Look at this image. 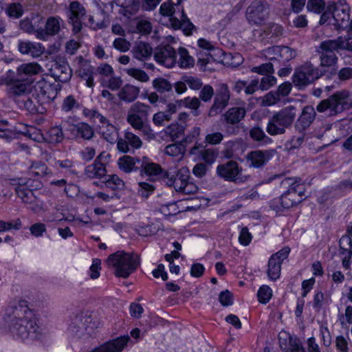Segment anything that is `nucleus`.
<instances>
[{"label":"nucleus","instance_id":"obj_1","mask_svg":"<svg viewBox=\"0 0 352 352\" xmlns=\"http://www.w3.org/2000/svg\"><path fill=\"white\" fill-rule=\"evenodd\" d=\"M6 322L10 330L23 340L39 339L42 331L33 311L25 300L15 301L7 310Z\"/></svg>","mask_w":352,"mask_h":352},{"label":"nucleus","instance_id":"obj_2","mask_svg":"<svg viewBox=\"0 0 352 352\" xmlns=\"http://www.w3.org/2000/svg\"><path fill=\"white\" fill-rule=\"evenodd\" d=\"M350 96L351 93L349 90L342 89L321 100L316 109L311 105L305 106L296 122V129L302 132L309 128L316 118V111L325 113L328 116H336L349 109L352 107Z\"/></svg>","mask_w":352,"mask_h":352},{"label":"nucleus","instance_id":"obj_3","mask_svg":"<svg viewBox=\"0 0 352 352\" xmlns=\"http://www.w3.org/2000/svg\"><path fill=\"white\" fill-rule=\"evenodd\" d=\"M43 67L37 63H23L16 67V70L10 69L4 78L9 96L14 99L23 98L31 90L28 82L29 77L43 72Z\"/></svg>","mask_w":352,"mask_h":352},{"label":"nucleus","instance_id":"obj_4","mask_svg":"<svg viewBox=\"0 0 352 352\" xmlns=\"http://www.w3.org/2000/svg\"><path fill=\"white\" fill-rule=\"evenodd\" d=\"M180 3L181 0H168L160 6L159 11L162 16L169 17L173 28H182L186 35H190L193 25L185 14Z\"/></svg>","mask_w":352,"mask_h":352},{"label":"nucleus","instance_id":"obj_5","mask_svg":"<svg viewBox=\"0 0 352 352\" xmlns=\"http://www.w3.org/2000/svg\"><path fill=\"white\" fill-rule=\"evenodd\" d=\"M107 263L115 270V275L126 278L139 266L140 259L138 254L118 251L108 257Z\"/></svg>","mask_w":352,"mask_h":352},{"label":"nucleus","instance_id":"obj_6","mask_svg":"<svg viewBox=\"0 0 352 352\" xmlns=\"http://www.w3.org/2000/svg\"><path fill=\"white\" fill-rule=\"evenodd\" d=\"M151 107L141 102L133 103L128 111L126 121L135 130L142 133L148 140L155 138L153 131L146 123Z\"/></svg>","mask_w":352,"mask_h":352},{"label":"nucleus","instance_id":"obj_7","mask_svg":"<svg viewBox=\"0 0 352 352\" xmlns=\"http://www.w3.org/2000/svg\"><path fill=\"white\" fill-rule=\"evenodd\" d=\"M296 116V109L290 105L275 112L268 119L266 126L267 133L272 135H283L286 129L290 128Z\"/></svg>","mask_w":352,"mask_h":352},{"label":"nucleus","instance_id":"obj_8","mask_svg":"<svg viewBox=\"0 0 352 352\" xmlns=\"http://www.w3.org/2000/svg\"><path fill=\"white\" fill-rule=\"evenodd\" d=\"M97 327L96 315L89 312L79 313L71 316L67 332L72 337L80 338L91 336Z\"/></svg>","mask_w":352,"mask_h":352},{"label":"nucleus","instance_id":"obj_9","mask_svg":"<svg viewBox=\"0 0 352 352\" xmlns=\"http://www.w3.org/2000/svg\"><path fill=\"white\" fill-rule=\"evenodd\" d=\"M324 72L314 66L311 62H306L296 68L292 81L299 89L305 87L320 78Z\"/></svg>","mask_w":352,"mask_h":352},{"label":"nucleus","instance_id":"obj_10","mask_svg":"<svg viewBox=\"0 0 352 352\" xmlns=\"http://www.w3.org/2000/svg\"><path fill=\"white\" fill-rule=\"evenodd\" d=\"M269 5L261 0L254 1L246 10V18L249 23L261 25L267 18Z\"/></svg>","mask_w":352,"mask_h":352},{"label":"nucleus","instance_id":"obj_11","mask_svg":"<svg viewBox=\"0 0 352 352\" xmlns=\"http://www.w3.org/2000/svg\"><path fill=\"white\" fill-rule=\"evenodd\" d=\"M230 99V91L225 83H220L214 94V102L210 107L208 116L214 117L220 113L228 105Z\"/></svg>","mask_w":352,"mask_h":352},{"label":"nucleus","instance_id":"obj_12","mask_svg":"<svg viewBox=\"0 0 352 352\" xmlns=\"http://www.w3.org/2000/svg\"><path fill=\"white\" fill-rule=\"evenodd\" d=\"M154 58L157 63L168 68L173 67L177 63V54L170 45H160L155 48Z\"/></svg>","mask_w":352,"mask_h":352},{"label":"nucleus","instance_id":"obj_13","mask_svg":"<svg viewBox=\"0 0 352 352\" xmlns=\"http://www.w3.org/2000/svg\"><path fill=\"white\" fill-rule=\"evenodd\" d=\"M329 9L333 11V18L339 27L346 23L350 19V7L345 0L329 2Z\"/></svg>","mask_w":352,"mask_h":352},{"label":"nucleus","instance_id":"obj_14","mask_svg":"<svg viewBox=\"0 0 352 352\" xmlns=\"http://www.w3.org/2000/svg\"><path fill=\"white\" fill-rule=\"evenodd\" d=\"M63 23V21L60 17L58 16H50L45 22V28H39L36 34V38L47 41L50 36L58 34L60 31Z\"/></svg>","mask_w":352,"mask_h":352},{"label":"nucleus","instance_id":"obj_15","mask_svg":"<svg viewBox=\"0 0 352 352\" xmlns=\"http://www.w3.org/2000/svg\"><path fill=\"white\" fill-rule=\"evenodd\" d=\"M272 150H256L246 155V161L251 168H259L263 167L272 157Z\"/></svg>","mask_w":352,"mask_h":352},{"label":"nucleus","instance_id":"obj_16","mask_svg":"<svg viewBox=\"0 0 352 352\" xmlns=\"http://www.w3.org/2000/svg\"><path fill=\"white\" fill-rule=\"evenodd\" d=\"M241 171L238 163L234 161H229L217 167V175L229 182H235L239 178Z\"/></svg>","mask_w":352,"mask_h":352},{"label":"nucleus","instance_id":"obj_17","mask_svg":"<svg viewBox=\"0 0 352 352\" xmlns=\"http://www.w3.org/2000/svg\"><path fill=\"white\" fill-rule=\"evenodd\" d=\"M130 337L123 336L105 342L90 352H121L126 346Z\"/></svg>","mask_w":352,"mask_h":352},{"label":"nucleus","instance_id":"obj_18","mask_svg":"<svg viewBox=\"0 0 352 352\" xmlns=\"http://www.w3.org/2000/svg\"><path fill=\"white\" fill-rule=\"evenodd\" d=\"M52 76L56 81L67 82L72 78V72L68 63L65 61L56 62L51 70Z\"/></svg>","mask_w":352,"mask_h":352},{"label":"nucleus","instance_id":"obj_19","mask_svg":"<svg viewBox=\"0 0 352 352\" xmlns=\"http://www.w3.org/2000/svg\"><path fill=\"white\" fill-rule=\"evenodd\" d=\"M18 50L21 54L30 55L33 58L40 57L45 50L42 44L31 41H19Z\"/></svg>","mask_w":352,"mask_h":352},{"label":"nucleus","instance_id":"obj_20","mask_svg":"<svg viewBox=\"0 0 352 352\" xmlns=\"http://www.w3.org/2000/svg\"><path fill=\"white\" fill-rule=\"evenodd\" d=\"M140 162V169H141L145 175L151 177L152 180L159 179L163 171L160 164L153 162L147 157H143Z\"/></svg>","mask_w":352,"mask_h":352},{"label":"nucleus","instance_id":"obj_21","mask_svg":"<svg viewBox=\"0 0 352 352\" xmlns=\"http://www.w3.org/2000/svg\"><path fill=\"white\" fill-rule=\"evenodd\" d=\"M34 89L37 94L41 95L47 102L53 100L57 96L55 86L44 80L36 82Z\"/></svg>","mask_w":352,"mask_h":352},{"label":"nucleus","instance_id":"obj_22","mask_svg":"<svg viewBox=\"0 0 352 352\" xmlns=\"http://www.w3.org/2000/svg\"><path fill=\"white\" fill-rule=\"evenodd\" d=\"M131 52L133 57L140 61H145L150 58L153 50L149 43L144 41L136 42Z\"/></svg>","mask_w":352,"mask_h":352},{"label":"nucleus","instance_id":"obj_23","mask_svg":"<svg viewBox=\"0 0 352 352\" xmlns=\"http://www.w3.org/2000/svg\"><path fill=\"white\" fill-rule=\"evenodd\" d=\"M140 93V88L131 84H126L119 90L118 98L127 103L134 102Z\"/></svg>","mask_w":352,"mask_h":352},{"label":"nucleus","instance_id":"obj_24","mask_svg":"<svg viewBox=\"0 0 352 352\" xmlns=\"http://www.w3.org/2000/svg\"><path fill=\"white\" fill-rule=\"evenodd\" d=\"M190 153L192 155H197L200 160L204 161L209 165H211L216 161L219 155L218 151L215 148H204L199 149V146L197 145L191 148Z\"/></svg>","mask_w":352,"mask_h":352},{"label":"nucleus","instance_id":"obj_25","mask_svg":"<svg viewBox=\"0 0 352 352\" xmlns=\"http://www.w3.org/2000/svg\"><path fill=\"white\" fill-rule=\"evenodd\" d=\"M100 155L98 156L92 164L87 166L85 170V175L90 178H101L106 175L107 170L105 166L100 161Z\"/></svg>","mask_w":352,"mask_h":352},{"label":"nucleus","instance_id":"obj_26","mask_svg":"<svg viewBox=\"0 0 352 352\" xmlns=\"http://www.w3.org/2000/svg\"><path fill=\"white\" fill-rule=\"evenodd\" d=\"M339 244L342 250L341 254H346L342 259V265L347 270L349 268L350 259L352 256V239L350 236H342L339 241Z\"/></svg>","mask_w":352,"mask_h":352},{"label":"nucleus","instance_id":"obj_27","mask_svg":"<svg viewBox=\"0 0 352 352\" xmlns=\"http://www.w3.org/2000/svg\"><path fill=\"white\" fill-rule=\"evenodd\" d=\"M141 159L132 157L129 155H124L120 157L118 164L120 170L125 173H130L133 170L140 169Z\"/></svg>","mask_w":352,"mask_h":352},{"label":"nucleus","instance_id":"obj_28","mask_svg":"<svg viewBox=\"0 0 352 352\" xmlns=\"http://www.w3.org/2000/svg\"><path fill=\"white\" fill-rule=\"evenodd\" d=\"M43 23V17L40 15L33 16L31 20L25 19L20 21V28L27 33L34 34L36 37L37 32L39 30V23Z\"/></svg>","mask_w":352,"mask_h":352},{"label":"nucleus","instance_id":"obj_29","mask_svg":"<svg viewBox=\"0 0 352 352\" xmlns=\"http://www.w3.org/2000/svg\"><path fill=\"white\" fill-rule=\"evenodd\" d=\"M246 114V111L243 107H235L229 109L223 115L226 123L235 124L243 120Z\"/></svg>","mask_w":352,"mask_h":352},{"label":"nucleus","instance_id":"obj_30","mask_svg":"<svg viewBox=\"0 0 352 352\" xmlns=\"http://www.w3.org/2000/svg\"><path fill=\"white\" fill-rule=\"evenodd\" d=\"M72 131L77 137L87 140H91L94 135L93 128L85 122H79L73 125Z\"/></svg>","mask_w":352,"mask_h":352},{"label":"nucleus","instance_id":"obj_31","mask_svg":"<svg viewBox=\"0 0 352 352\" xmlns=\"http://www.w3.org/2000/svg\"><path fill=\"white\" fill-rule=\"evenodd\" d=\"M99 133L108 142L114 144L118 140L117 128L111 122L104 126H98Z\"/></svg>","mask_w":352,"mask_h":352},{"label":"nucleus","instance_id":"obj_32","mask_svg":"<svg viewBox=\"0 0 352 352\" xmlns=\"http://www.w3.org/2000/svg\"><path fill=\"white\" fill-rule=\"evenodd\" d=\"M52 175L47 166L40 161L32 162L28 168V175L32 177H43Z\"/></svg>","mask_w":352,"mask_h":352},{"label":"nucleus","instance_id":"obj_33","mask_svg":"<svg viewBox=\"0 0 352 352\" xmlns=\"http://www.w3.org/2000/svg\"><path fill=\"white\" fill-rule=\"evenodd\" d=\"M179 59L177 60L178 66L182 69H190L195 65V59L191 56L188 51L184 47H179L178 49Z\"/></svg>","mask_w":352,"mask_h":352},{"label":"nucleus","instance_id":"obj_34","mask_svg":"<svg viewBox=\"0 0 352 352\" xmlns=\"http://www.w3.org/2000/svg\"><path fill=\"white\" fill-rule=\"evenodd\" d=\"M18 106L21 109H24L27 110L30 113H42L40 109V106L37 105V101L36 99L33 100L30 97H27L25 96L24 97L19 99L17 101Z\"/></svg>","mask_w":352,"mask_h":352},{"label":"nucleus","instance_id":"obj_35","mask_svg":"<svg viewBox=\"0 0 352 352\" xmlns=\"http://www.w3.org/2000/svg\"><path fill=\"white\" fill-rule=\"evenodd\" d=\"M300 179L287 178L285 182L289 185V190L300 199L305 195V186L300 183Z\"/></svg>","mask_w":352,"mask_h":352},{"label":"nucleus","instance_id":"obj_36","mask_svg":"<svg viewBox=\"0 0 352 352\" xmlns=\"http://www.w3.org/2000/svg\"><path fill=\"white\" fill-rule=\"evenodd\" d=\"M275 52L278 53L279 61L288 62L296 56V50L285 45H276Z\"/></svg>","mask_w":352,"mask_h":352},{"label":"nucleus","instance_id":"obj_37","mask_svg":"<svg viewBox=\"0 0 352 352\" xmlns=\"http://www.w3.org/2000/svg\"><path fill=\"white\" fill-rule=\"evenodd\" d=\"M14 184L22 188H26L31 191L37 190L41 188L42 184L38 179H32V178H17L13 179Z\"/></svg>","mask_w":352,"mask_h":352},{"label":"nucleus","instance_id":"obj_38","mask_svg":"<svg viewBox=\"0 0 352 352\" xmlns=\"http://www.w3.org/2000/svg\"><path fill=\"white\" fill-rule=\"evenodd\" d=\"M164 132L166 135L169 136L173 141H177L182 138L184 129L182 125L177 123H173L165 128Z\"/></svg>","mask_w":352,"mask_h":352},{"label":"nucleus","instance_id":"obj_39","mask_svg":"<svg viewBox=\"0 0 352 352\" xmlns=\"http://www.w3.org/2000/svg\"><path fill=\"white\" fill-rule=\"evenodd\" d=\"M15 191L18 197L25 204H32L36 202L37 201L36 197L34 195L33 191H31V190L16 186L15 188Z\"/></svg>","mask_w":352,"mask_h":352},{"label":"nucleus","instance_id":"obj_40","mask_svg":"<svg viewBox=\"0 0 352 352\" xmlns=\"http://www.w3.org/2000/svg\"><path fill=\"white\" fill-rule=\"evenodd\" d=\"M124 72L129 76L141 82H147L150 80L149 76L146 74V72L139 68H125Z\"/></svg>","mask_w":352,"mask_h":352},{"label":"nucleus","instance_id":"obj_41","mask_svg":"<svg viewBox=\"0 0 352 352\" xmlns=\"http://www.w3.org/2000/svg\"><path fill=\"white\" fill-rule=\"evenodd\" d=\"M153 87L159 93L164 94L172 91V84L162 77L156 78L152 81Z\"/></svg>","mask_w":352,"mask_h":352},{"label":"nucleus","instance_id":"obj_42","mask_svg":"<svg viewBox=\"0 0 352 352\" xmlns=\"http://www.w3.org/2000/svg\"><path fill=\"white\" fill-rule=\"evenodd\" d=\"M281 270V263L272 258H270L268 261L267 276L270 279L276 280L280 277Z\"/></svg>","mask_w":352,"mask_h":352},{"label":"nucleus","instance_id":"obj_43","mask_svg":"<svg viewBox=\"0 0 352 352\" xmlns=\"http://www.w3.org/2000/svg\"><path fill=\"white\" fill-rule=\"evenodd\" d=\"M100 82L103 87H107L112 91L120 89L123 83L122 78L120 76H116L114 74L109 77L108 80L104 78H100Z\"/></svg>","mask_w":352,"mask_h":352},{"label":"nucleus","instance_id":"obj_44","mask_svg":"<svg viewBox=\"0 0 352 352\" xmlns=\"http://www.w3.org/2000/svg\"><path fill=\"white\" fill-rule=\"evenodd\" d=\"M63 130L60 126H55L50 128L46 134V140L50 143H59L63 140Z\"/></svg>","mask_w":352,"mask_h":352},{"label":"nucleus","instance_id":"obj_45","mask_svg":"<svg viewBox=\"0 0 352 352\" xmlns=\"http://www.w3.org/2000/svg\"><path fill=\"white\" fill-rule=\"evenodd\" d=\"M69 16L82 19L87 13L85 8L78 1H73L69 3Z\"/></svg>","mask_w":352,"mask_h":352},{"label":"nucleus","instance_id":"obj_46","mask_svg":"<svg viewBox=\"0 0 352 352\" xmlns=\"http://www.w3.org/2000/svg\"><path fill=\"white\" fill-rule=\"evenodd\" d=\"M79 108L80 103L72 95H69L65 98L61 104L62 111L66 113L74 112Z\"/></svg>","mask_w":352,"mask_h":352},{"label":"nucleus","instance_id":"obj_47","mask_svg":"<svg viewBox=\"0 0 352 352\" xmlns=\"http://www.w3.org/2000/svg\"><path fill=\"white\" fill-rule=\"evenodd\" d=\"M250 136L256 142L267 144L272 142V139L265 135L263 130L259 126H254L250 131Z\"/></svg>","mask_w":352,"mask_h":352},{"label":"nucleus","instance_id":"obj_48","mask_svg":"<svg viewBox=\"0 0 352 352\" xmlns=\"http://www.w3.org/2000/svg\"><path fill=\"white\" fill-rule=\"evenodd\" d=\"M301 200L291 192L289 189L280 197V204L285 208H289Z\"/></svg>","mask_w":352,"mask_h":352},{"label":"nucleus","instance_id":"obj_49","mask_svg":"<svg viewBox=\"0 0 352 352\" xmlns=\"http://www.w3.org/2000/svg\"><path fill=\"white\" fill-rule=\"evenodd\" d=\"M183 102L185 107L190 109L192 110V113L193 116H197L200 114V111L199 110V107L201 106V102L199 98H185L183 100H181Z\"/></svg>","mask_w":352,"mask_h":352},{"label":"nucleus","instance_id":"obj_50","mask_svg":"<svg viewBox=\"0 0 352 352\" xmlns=\"http://www.w3.org/2000/svg\"><path fill=\"white\" fill-rule=\"evenodd\" d=\"M335 40L337 43L338 50L352 51V36L350 32H348L344 36H338Z\"/></svg>","mask_w":352,"mask_h":352},{"label":"nucleus","instance_id":"obj_51","mask_svg":"<svg viewBox=\"0 0 352 352\" xmlns=\"http://www.w3.org/2000/svg\"><path fill=\"white\" fill-rule=\"evenodd\" d=\"M153 30V25L150 21L145 19H139L136 22L137 32L142 35L149 34Z\"/></svg>","mask_w":352,"mask_h":352},{"label":"nucleus","instance_id":"obj_52","mask_svg":"<svg viewBox=\"0 0 352 352\" xmlns=\"http://www.w3.org/2000/svg\"><path fill=\"white\" fill-rule=\"evenodd\" d=\"M21 228L20 219H15L10 221L0 220V232H8L11 230H19Z\"/></svg>","mask_w":352,"mask_h":352},{"label":"nucleus","instance_id":"obj_53","mask_svg":"<svg viewBox=\"0 0 352 352\" xmlns=\"http://www.w3.org/2000/svg\"><path fill=\"white\" fill-rule=\"evenodd\" d=\"M182 80L192 90H199L203 85L201 80L197 76L184 75L182 76Z\"/></svg>","mask_w":352,"mask_h":352},{"label":"nucleus","instance_id":"obj_54","mask_svg":"<svg viewBox=\"0 0 352 352\" xmlns=\"http://www.w3.org/2000/svg\"><path fill=\"white\" fill-rule=\"evenodd\" d=\"M306 8L309 12L320 14L324 10L325 2L324 0H309Z\"/></svg>","mask_w":352,"mask_h":352},{"label":"nucleus","instance_id":"obj_55","mask_svg":"<svg viewBox=\"0 0 352 352\" xmlns=\"http://www.w3.org/2000/svg\"><path fill=\"white\" fill-rule=\"evenodd\" d=\"M106 184L113 190H122L124 188V182L116 175H109Z\"/></svg>","mask_w":352,"mask_h":352},{"label":"nucleus","instance_id":"obj_56","mask_svg":"<svg viewBox=\"0 0 352 352\" xmlns=\"http://www.w3.org/2000/svg\"><path fill=\"white\" fill-rule=\"evenodd\" d=\"M164 152L170 156L182 158L184 153V148L181 144H173L168 145Z\"/></svg>","mask_w":352,"mask_h":352},{"label":"nucleus","instance_id":"obj_57","mask_svg":"<svg viewBox=\"0 0 352 352\" xmlns=\"http://www.w3.org/2000/svg\"><path fill=\"white\" fill-rule=\"evenodd\" d=\"M272 296V291L267 285L261 286L257 293L258 301L261 303L265 304L270 300Z\"/></svg>","mask_w":352,"mask_h":352},{"label":"nucleus","instance_id":"obj_58","mask_svg":"<svg viewBox=\"0 0 352 352\" xmlns=\"http://www.w3.org/2000/svg\"><path fill=\"white\" fill-rule=\"evenodd\" d=\"M113 47L120 52H126L130 50L131 43L123 37H119L113 41Z\"/></svg>","mask_w":352,"mask_h":352},{"label":"nucleus","instance_id":"obj_59","mask_svg":"<svg viewBox=\"0 0 352 352\" xmlns=\"http://www.w3.org/2000/svg\"><path fill=\"white\" fill-rule=\"evenodd\" d=\"M124 138L128 141L129 146L133 148H139L142 146V142L141 139L131 131H125Z\"/></svg>","mask_w":352,"mask_h":352},{"label":"nucleus","instance_id":"obj_60","mask_svg":"<svg viewBox=\"0 0 352 352\" xmlns=\"http://www.w3.org/2000/svg\"><path fill=\"white\" fill-rule=\"evenodd\" d=\"M6 12L10 16L19 18L23 13V9L19 3H13L8 6Z\"/></svg>","mask_w":352,"mask_h":352},{"label":"nucleus","instance_id":"obj_61","mask_svg":"<svg viewBox=\"0 0 352 352\" xmlns=\"http://www.w3.org/2000/svg\"><path fill=\"white\" fill-rule=\"evenodd\" d=\"M214 96V89L210 85H206L201 87L199 92V99L205 102H210Z\"/></svg>","mask_w":352,"mask_h":352},{"label":"nucleus","instance_id":"obj_62","mask_svg":"<svg viewBox=\"0 0 352 352\" xmlns=\"http://www.w3.org/2000/svg\"><path fill=\"white\" fill-rule=\"evenodd\" d=\"M96 72L101 76L100 78H104L105 77L109 78L114 74V69L111 65L104 63H101L96 68Z\"/></svg>","mask_w":352,"mask_h":352},{"label":"nucleus","instance_id":"obj_63","mask_svg":"<svg viewBox=\"0 0 352 352\" xmlns=\"http://www.w3.org/2000/svg\"><path fill=\"white\" fill-rule=\"evenodd\" d=\"M305 140V134L300 133L299 135L293 136L290 140L286 142V147L289 150L296 149L301 146Z\"/></svg>","mask_w":352,"mask_h":352},{"label":"nucleus","instance_id":"obj_64","mask_svg":"<svg viewBox=\"0 0 352 352\" xmlns=\"http://www.w3.org/2000/svg\"><path fill=\"white\" fill-rule=\"evenodd\" d=\"M139 194L143 197L147 198L151 193L155 190V186L149 183L142 182L138 183Z\"/></svg>","mask_w":352,"mask_h":352}]
</instances>
